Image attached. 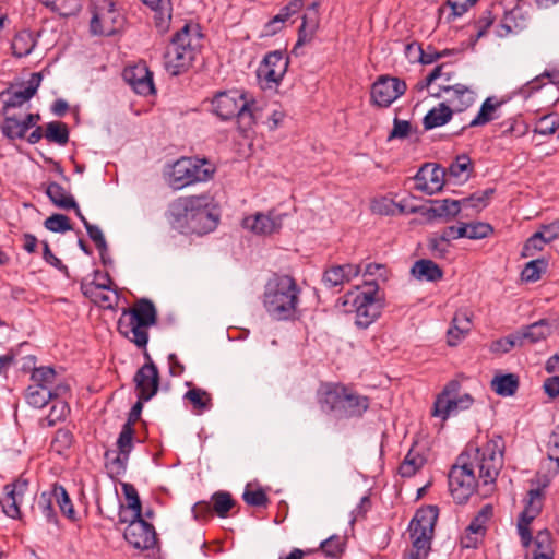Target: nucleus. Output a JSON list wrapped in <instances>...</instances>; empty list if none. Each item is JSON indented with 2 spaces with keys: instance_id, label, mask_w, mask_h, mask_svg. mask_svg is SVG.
<instances>
[{
  "instance_id": "5701e85b",
  "label": "nucleus",
  "mask_w": 559,
  "mask_h": 559,
  "mask_svg": "<svg viewBox=\"0 0 559 559\" xmlns=\"http://www.w3.org/2000/svg\"><path fill=\"white\" fill-rule=\"evenodd\" d=\"M136 397L142 401H150L158 392L160 376L157 367L143 365L133 377Z\"/></svg>"
},
{
  "instance_id": "09e8293b",
  "label": "nucleus",
  "mask_w": 559,
  "mask_h": 559,
  "mask_svg": "<svg viewBox=\"0 0 559 559\" xmlns=\"http://www.w3.org/2000/svg\"><path fill=\"white\" fill-rule=\"evenodd\" d=\"M46 8L61 16H72L81 10L80 0H39Z\"/></svg>"
},
{
  "instance_id": "0e129e2a",
  "label": "nucleus",
  "mask_w": 559,
  "mask_h": 559,
  "mask_svg": "<svg viewBox=\"0 0 559 559\" xmlns=\"http://www.w3.org/2000/svg\"><path fill=\"white\" fill-rule=\"evenodd\" d=\"M549 243L544 238V233L535 231L526 239L522 247L521 257L528 258L535 255L536 252L542 251L544 247Z\"/></svg>"
},
{
  "instance_id": "cd10ccee",
  "label": "nucleus",
  "mask_w": 559,
  "mask_h": 559,
  "mask_svg": "<svg viewBox=\"0 0 559 559\" xmlns=\"http://www.w3.org/2000/svg\"><path fill=\"white\" fill-rule=\"evenodd\" d=\"M500 105V102L493 103V97L486 98L480 105V108L475 118L472 119L468 124L463 126L460 130L453 132V135H462L467 128L481 127L493 121L498 118L496 111Z\"/></svg>"
},
{
  "instance_id": "e2e57ef3",
  "label": "nucleus",
  "mask_w": 559,
  "mask_h": 559,
  "mask_svg": "<svg viewBox=\"0 0 559 559\" xmlns=\"http://www.w3.org/2000/svg\"><path fill=\"white\" fill-rule=\"evenodd\" d=\"M344 271L340 265H332L324 270L322 283L326 288H342L345 282Z\"/></svg>"
},
{
  "instance_id": "20e7f679",
  "label": "nucleus",
  "mask_w": 559,
  "mask_h": 559,
  "mask_svg": "<svg viewBox=\"0 0 559 559\" xmlns=\"http://www.w3.org/2000/svg\"><path fill=\"white\" fill-rule=\"evenodd\" d=\"M300 294L301 289L293 276L274 274L264 286L263 307L272 320H295Z\"/></svg>"
},
{
  "instance_id": "ea45409f",
  "label": "nucleus",
  "mask_w": 559,
  "mask_h": 559,
  "mask_svg": "<svg viewBox=\"0 0 559 559\" xmlns=\"http://www.w3.org/2000/svg\"><path fill=\"white\" fill-rule=\"evenodd\" d=\"M520 385L519 377L514 373L496 376L491 381L492 391L500 396H513Z\"/></svg>"
},
{
  "instance_id": "8fccbe9b",
  "label": "nucleus",
  "mask_w": 559,
  "mask_h": 559,
  "mask_svg": "<svg viewBox=\"0 0 559 559\" xmlns=\"http://www.w3.org/2000/svg\"><path fill=\"white\" fill-rule=\"evenodd\" d=\"M69 128L64 122L51 121L46 124L45 138L48 142L64 146L69 142Z\"/></svg>"
},
{
  "instance_id": "72a5a7b5",
  "label": "nucleus",
  "mask_w": 559,
  "mask_h": 559,
  "mask_svg": "<svg viewBox=\"0 0 559 559\" xmlns=\"http://www.w3.org/2000/svg\"><path fill=\"white\" fill-rule=\"evenodd\" d=\"M45 192L50 202L59 209L70 210L75 206L74 197L56 181L48 182Z\"/></svg>"
},
{
  "instance_id": "6e6d98bb",
  "label": "nucleus",
  "mask_w": 559,
  "mask_h": 559,
  "mask_svg": "<svg viewBox=\"0 0 559 559\" xmlns=\"http://www.w3.org/2000/svg\"><path fill=\"white\" fill-rule=\"evenodd\" d=\"M121 487L128 501L127 507L124 506V512L127 513V509H129L132 512L130 516H136V519H140V515H142V502L136 488L129 483H122Z\"/></svg>"
},
{
  "instance_id": "9d476101",
  "label": "nucleus",
  "mask_w": 559,
  "mask_h": 559,
  "mask_svg": "<svg viewBox=\"0 0 559 559\" xmlns=\"http://www.w3.org/2000/svg\"><path fill=\"white\" fill-rule=\"evenodd\" d=\"M530 485L531 488L523 499L524 508L519 514L516 523L518 533L524 547H528L532 544L533 535L530 526L543 512L546 501V489L550 485V479L547 475L537 476L530 480Z\"/></svg>"
},
{
  "instance_id": "1a4fd4ad",
  "label": "nucleus",
  "mask_w": 559,
  "mask_h": 559,
  "mask_svg": "<svg viewBox=\"0 0 559 559\" xmlns=\"http://www.w3.org/2000/svg\"><path fill=\"white\" fill-rule=\"evenodd\" d=\"M365 289L358 287L344 296L342 305H352L356 313L355 324L359 329L369 328L382 313L384 300L378 296L379 285L376 281H365Z\"/></svg>"
},
{
  "instance_id": "423d86ee",
  "label": "nucleus",
  "mask_w": 559,
  "mask_h": 559,
  "mask_svg": "<svg viewBox=\"0 0 559 559\" xmlns=\"http://www.w3.org/2000/svg\"><path fill=\"white\" fill-rule=\"evenodd\" d=\"M193 37L203 38L199 24L186 23L173 35L164 53V67L170 75L178 76L191 68L195 59V48L192 45Z\"/></svg>"
},
{
  "instance_id": "338daca9",
  "label": "nucleus",
  "mask_w": 559,
  "mask_h": 559,
  "mask_svg": "<svg viewBox=\"0 0 559 559\" xmlns=\"http://www.w3.org/2000/svg\"><path fill=\"white\" fill-rule=\"evenodd\" d=\"M44 226L46 229L52 233H66L72 230V225L70 218L60 213H53L49 217H47L44 222Z\"/></svg>"
},
{
  "instance_id": "f257e3e1",
  "label": "nucleus",
  "mask_w": 559,
  "mask_h": 559,
  "mask_svg": "<svg viewBox=\"0 0 559 559\" xmlns=\"http://www.w3.org/2000/svg\"><path fill=\"white\" fill-rule=\"evenodd\" d=\"M504 441L493 436L483 447L468 443L448 474L449 491L457 504H464L476 491L478 479L493 484L502 465Z\"/></svg>"
},
{
  "instance_id": "c756f323",
  "label": "nucleus",
  "mask_w": 559,
  "mask_h": 559,
  "mask_svg": "<svg viewBox=\"0 0 559 559\" xmlns=\"http://www.w3.org/2000/svg\"><path fill=\"white\" fill-rule=\"evenodd\" d=\"M544 79H548L550 84L559 86V68L551 67L545 69L543 73L522 85L518 94L525 99L530 98L545 85Z\"/></svg>"
},
{
  "instance_id": "69168bd1",
  "label": "nucleus",
  "mask_w": 559,
  "mask_h": 559,
  "mask_svg": "<svg viewBox=\"0 0 559 559\" xmlns=\"http://www.w3.org/2000/svg\"><path fill=\"white\" fill-rule=\"evenodd\" d=\"M492 515V507L490 504L484 506L477 515L471 521L468 526L466 527V532L472 534H481L484 535L486 532L485 523Z\"/></svg>"
},
{
  "instance_id": "13d9d810",
  "label": "nucleus",
  "mask_w": 559,
  "mask_h": 559,
  "mask_svg": "<svg viewBox=\"0 0 559 559\" xmlns=\"http://www.w3.org/2000/svg\"><path fill=\"white\" fill-rule=\"evenodd\" d=\"M98 275H102L106 280V283H96L95 281L90 282V283H86L85 281L81 282L80 289L85 297L93 298V296H95L96 289H102V290H111L112 289L111 288L112 280H111L109 273L108 272L102 273L99 270H96L94 272L95 278H97Z\"/></svg>"
},
{
  "instance_id": "a211bd4d",
  "label": "nucleus",
  "mask_w": 559,
  "mask_h": 559,
  "mask_svg": "<svg viewBox=\"0 0 559 559\" xmlns=\"http://www.w3.org/2000/svg\"><path fill=\"white\" fill-rule=\"evenodd\" d=\"M447 169L438 164L425 163L414 176L415 189L428 195L440 192L445 183Z\"/></svg>"
},
{
  "instance_id": "c03bdc74",
  "label": "nucleus",
  "mask_w": 559,
  "mask_h": 559,
  "mask_svg": "<svg viewBox=\"0 0 559 559\" xmlns=\"http://www.w3.org/2000/svg\"><path fill=\"white\" fill-rule=\"evenodd\" d=\"M0 128L3 136L11 141L24 139L28 131L22 120H19L15 116L8 115L3 116V121Z\"/></svg>"
},
{
  "instance_id": "9b49d317",
  "label": "nucleus",
  "mask_w": 559,
  "mask_h": 559,
  "mask_svg": "<svg viewBox=\"0 0 559 559\" xmlns=\"http://www.w3.org/2000/svg\"><path fill=\"white\" fill-rule=\"evenodd\" d=\"M214 173L215 166L206 158L181 157L174 163L168 183L174 190H180L210 180Z\"/></svg>"
},
{
  "instance_id": "774afa93",
  "label": "nucleus",
  "mask_w": 559,
  "mask_h": 559,
  "mask_svg": "<svg viewBox=\"0 0 559 559\" xmlns=\"http://www.w3.org/2000/svg\"><path fill=\"white\" fill-rule=\"evenodd\" d=\"M447 240L441 239V234L432 233L427 237V248L436 259H444L449 253Z\"/></svg>"
},
{
  "instance_id": "2eb2a0df",
  "label": "nucleus",
  "mask_w": 559,
  "mask_h": 559,
  "mask_svg": "<svg viewBox=\"0 0 559 559\" xmlns=\"http://www.w3.org/2000/svg\"><path fill=\"white\" fill-rule=\"evenodd\" d=\"M289 66L284 51L267 52L257 69V78L262 88L277 87L283 81Z\"/></svg>"
},
{
  "instance_id": "6e6552de",
  "label": "nucleus",
  "mask_w": 559,
  "mask_h": 559,
  "mask_svg": "<svg viewBox=\"0 0 559 559\" xmlns=\"http://www.w3.org/2000/svg\"><path fill=\"white\" fill-rule=\"evenodd\" d=\"M439 508L433 504L419 508L408 524L412 548L404 559H425L431 550Z\"/></svg>"
},
{
  "instance_id": "aec40b11",
  "label": "nucleus",
  "mask_w": 559,
  "mask_h": 559,
  "mask_svg": "<svg viewBox=\"0 0 559 559\" xmlns=\"http://www.w3.org/2000/svg\"><path fill=\"white\" fill-rule=\"evenodd\" d=\"M430 206H415L412 207V213H418L426 217L428 222L442 219L448 223L455 218L461 213L459 200L453 199H430L427 200Z\"/></svg>"
},
{
  "instance_id": "3c124183",
  "label": "nucleus",
  "mask_w": 559,
  "mask_h": 559,
  "mask_svg": "<svg viewBox=\"0 0 559 559\" xmlns=\"http://www.w3.org/2000/svg\"><path fill=\"white\" fill-rule=\"evenodd\" d=\"M548 260L545 258L535 259L525 264L521 272V278L526 283H535L540 280L542 274L547 271Z\"/></svg>"
},
{
  "instance_id": "ddd939ff",
  "label": "nucleus",
  "mask_w": 559,
  "mask_h": 559,
  "mask_svg": "<svg viewBox=\"0 0 559 559\" xmlns=\"http://www.w3.org/2000/svg\"><path fill=\"white\" fill-rule=\"evenodd\" d=\"M119 523H128L124 530V539L135 549L147 550L156 543V531L153 524L146 522L142 515L128 516L124 512V504L119 503Z\"/></svg>"
},
{
  "instance_id": "c9c22d12",
  "label": "nucleus",
  "mask_w": 559,
  "mask_h": 559,
  "mask_svg": "<svg viewBox=\"0 0 559 559\" xmlns=\"http://www.w3.org/2000/svg\"><path fill=\"white\" fill-rule=\"evenodd\" d=\"M532 542L535 546L532 554L534 559H554L552 536L549 530L538 531Z\"/></svg>"
},
{
  "instance_id": "4d7b16f0",
  "label": "nucleus",
  "mask_w": 559,
  "mask_h": 559,
  "mask_svg": "<svg viewBox=\"0 0 559 559\" xmlns=\"http://www.w3.org/2000/svg\"><path fill=\"white\" fill-rule=\"evenodd\" d=\"M557 130H559L557 124V115L555 112H549L536 119L533 132L535 134L549 136L555 134Z\"/></svg>"
},
{
  "instance_id": "dca6fc26",
  "label": "nucleus",
  "mask_w": 559,
  "mask_h": 559,
  "mask_svg": "<svg viewBox=\"0 0 559 559\" xmlns=\"http://www.w3.org/2000/svg\"><path fill=\"white\" fill-rule=\"evenodd\" d=\"M406 90L407 85L404 80L396 76L380 75L371 85V103L377 107L386 108Z\"/></svg>"
},
{
  "instance_id": "bb28decb",
  "label": "nucleus",
  "mask_w": 559,
  "mask_h": 559,
  "mask_svg": "<svg viewBox=\"0 0 559 559\" xmlns=\"http://www.w3.org/2000/svg\"><path fill=\"white\" fill-rule=\"evenodd\" d=\"M318 28L319 19L317 13L314 14V16L304 14L301 25L298 27L297 32V41L292 49V53L295 55L296 57L301 56V48L314 38Z\"/></svg>"
},
{
  "instance_id": "2f4dec72",
  "label": "nucleus",
  "mask_w": 559,
  "mask_h": 559,
  "mask_svg": "<svg viewBox=\"0 0 559 559\" xmlns=\"http://www.w3.org/2000/svg\"><path fill=\"white\" fill-rule=\"evenodd\" d=\"M472 321L465 312H455L451 326L448 330V345L456 346L462 338L471 331Z\"/></svg>"
},
{
  "instance_id": "7ed1b4c3",
  "label": "nucleus",
  "mask_w": 559,
  "mask_h": 559,
  "mask_svg": "<svg viewBox=\"0 0 559 559\" xmlns=\"http://www.w3.org/2000/svg\"><path fill=\"white\" fill-rule=\"evenodd\" d=\"M320 411L336 421L359 419L370 407V399L342 382H321L316 392Z\"/></svg>"
},
{
  "instance_id": "603ef678",
  "label": "nucleus",
  "mask_w": 559,
  "mask_h": 559,
  "mask_svg": "<svg viewBox=\"0 0 559 559\" xmlns=\"http://www.w3.org/2000/svg\"><path fill=\"white\" fill-rule=\"evenodd\" d=\"M242 500L249 507L254 508H267L270 504V498L265 490L261 487L253 489L251 484H247L242 493Z\"/></svg>"
},
{
  "instance_id": "58836bf2",
  "label": "nucleus",
  "mask_w": 559,
  "mask_h": 559,
  "mask_svg": "<svg viewBox=\"0 0 559 559\" xmlns=\"http://www.w3.org/2000/svg\"><path fill=\"white\" fill-rule=\"evenodd\" d=\"M426 462L427 460L424 455L416 452L414 448H411L404 460L400 463L397 473L403 478H409L414 476Z\"/></svg>"
},
{
  "instance_id": "0eeeda50",
  "label": "nucleus",
  "mask_w": 559,
  "mask_h": 559,
  "mask_svg": "<svg viewBox=\"0 0 559 559\" xmlns=\"http://www.w3.org/2000/svg\"><path fill=\"white\" fill-rule=\"evenodd\" d=\"M138 399V401L132 405L127 421L122 425L121 431L116 441V445L118 451L107 450L104 454L105 459V467L110 478H116L117 476H121L126 473L130 454L134 448V424L140 419L143 403Z\"/></svg>"
},
{
  "instance_id": "412c9836",
  "label": "nucleus",
  "mask_w": 559,
  "mask_h": 559,
  "mask_svg": "<svg viewBox=\"0 0 559 559\" xmlns=\"http://www.w3.org/2000/svg\"><path fill=\"white\" fill-rule=\"evenodd\" d=\"M246 99V93L239 90L217 92L212 99L213 112L222 120H230Z\"/></svg>"
},
{
  "instance_id": "4468645a",
  "label": "nucleus",
  "mask_w": 559,
  "mask_h": 559,
  "mask_svg": "<svg viewBox=\"0 0 559 559\" xmlns=\"http://www.w3.org/2000/svg\"><path fill=\"white\" fill-rule=\"evenodd\" d=\"M123 17L111 0H99L92 10L90 31L97 36H112L122 27Z\"/></svg>"
},
{
  "instance_id": "37998d69",
  "label": "nucleus",
  "mask_w": 559,
  "mask_h": 559,
  "mask_svg": "<svg viewBox=\"0 0 559 559\" xmlns=\"http://www.w3.org/2000/svg\"><path fill=\"white\" fill-rule=\"evenodd\" d=\"M211 503L213 512L217 516L224 519L228 516L229 511L236 506L237 502L230 492L219 490L211 496Z\"/></svg>"
},
{
  "instance_id": "bf43d9fd",
  "label": "nucleus",
  "mask_w": 559,
  "mask_h": 559,
  "mask_svg": "<svg viewBox=\"0 0 559 559\" xmlns=\"http://www.w3.org/2000/svg\"><path fill=\"white\" fill-rule=\"evenodd\" d=\"M515 346H522L518 331L492 341L489 346V350L492 354L502 355L511 352Z\"/></svg>"
},
{
  "instance_id": "f8f14e48",
  "label": "nucleus",
  "mask_w": 559,
  "mask_h": 559,
  "mask_svg": "<svg viewBox=\"0 0 559 559\" xmlns=\"http://www.w3.org/2000/svg\"><path fill=\"white\" fill-rule=\"evenodd\" d=\"M459 378H465L463 373L457 374L455 379L450 380L437 395L431 415L441 418L443 421L459 412L471 408L474 397L469 393L460 395L462 388Z\"/></svg>"
},
{
  "instance_id": "052dcab7",
  "label": "nucleus",
  "mask_w": 559,
  "mask_h": 559,
  "mask_svg": "<svg viewBox=\"0 0 559 559\" xmlns=\"http://www.w3.org/2000/svg\"><path fill=\"white\" fill-rule=\"evenodd\" d=\"M74 436L68 428H59L51 442V448L58 454H64L73 444Z\"/></svg>"
},
{
  "instance_id": "a878e982",
  "label": "nucleus",
  "mask_w": 559,
  "mask_h": 559,
  "mask_svg": "<svg viewBox=\"0 0 559 559\" xmlns=\"http://www.w3.org/2000/svg\"><path fill=\"white\" fill-rule=\"evenodd\" d=\"M440 91L452 92V97L448 102L453 105L454 112H463L475 103V93L463 84L444 85L440 87Z\"/></svg>"
},
{
  "instance_id": "f3484780",
  "label": "nucleus",
  "mask_w": 559,
  "mask_h": 559,
  "mask_svg": "<svg viewBox=\"0 0 559 559\" xmlns=\"http://www.w3.org/2000/svg\"><path fill=\"white\" fill-rule=\"evenodd\" d=\"M41 81L43 74L40 72H34L31 74V78L28 79L26 83L27 85L24 90L13 91L14 85L10 84L9 87L0 92V100L3 104L1 115L5 116L10 109L19 108L25 102H28L31 98H33L37 93Z\"/></svg>"
},
{
  "instance_id": "a19ab883",
  "label": "nucleus",
  "mask_w": 559,
  "mask_h": 559,
  "mask_svg": "<svg viewBox=\"0 0 559 559\" xmlns=\"http://www.w3.org/2000/svg\"><path fill=\"white\" fill-rule=\"evenodd\" d=\"M447 175L452 178L460 179L464 174V181H467L474 173V164L471 157L463 153L457 155L455 159L449 165Z\"/></svg>"
},
{
  "instance_id": "4be33fe9",
  "label": "nucleus",
  "mask_w": 559,
  "mask_h": 559,
  "mask_svg": "<svg viewBox=\"0 0 559 559\" xmlns=\"http://www.w3.org/2000/svg\"><path fill=\"white\" fill-rule=\"evenodd\" d=\"M28 479L20 476L14 481L4 485V497L0 500L4 514L11 519H20V506L28 489Z\"/></svg>"
},
{
  "instance_id": "c85d7f7f",
  "label": "nucleus",
  "mask_w": 559,
  "mask_h": 559,
  "mask_svg": "<svg viewBox=\"0 0 559 559\" xmlns=\"http://www.w3.org/2000/svg\"><path fill=\"white\" fill-rule=\"evenodd\" d=\"M522 346L525 342L535 344L546 340L551 334V323L548 319H540L518 331Z\"/></svg>"
},
{
  "instance_id": "864d4df0",
  "label": "nucleus",
  "mask_w": 559,
  "mask_h": 559,
  "mask_svg": "<svg viewBox=\"0 0 559 559\" xmlns=\"http://www.w3.org/2000/svg\"><path fill=\"white\" fill-rule=\"evenodd\" d=\"M346 543L340 535H332L320 543L319 549L328 558L336 559L345 551Z\"/></svg>"
},
{
  "instance_id": "de8ad7c7",
  "label": "nucleus",
  "mask_w": 559,
  "mask_h": 559,
  "mask_svg": "<svg viewBox=\"0 0 559 559\" xmlns=\"http://www.w3.org/2000/svg\"><path fill=\"white\" fill-rule=\"evenodd\" d=\"M53 502L56 501L52 496V490L50 489L40 493L37 504L41 514L45 516L46 522L59 527L60 521L53 507Z\"/></svg>"
},
{
  "instance_id": "7c9ffc66",
  "label": "nucleus",
  "mask_w": 559,
  "mask_h": 559,
  "mask_svg": "<svg viewBox=\"0 0 559 559\" xmlns=\"http://www.w3.org/2000/svg\"><path fill=\"white\" fill-rule=\"evenodd\" d=\"M454 109L447 103H440L438 107H433L424 116L423 127L425 131L432 130L438 127L445 126L451 121Z\"/></svg>"
},
{
  "instance_id": "79ce46f5",
  "label": "nucleus",
  "mask_w": 559,
  "mask_h": 559,
  "mask_svg": "<svg viewBox=\"0 0 559 559\" xmlns=\"http://www.w3.org/2000/svg\"><path fill=\"white\" fill-rule=\"evenodd\" d=\"M254 104L255 102L253 99H246L237 115H235V118H237L238 129L245 136L248 135V132L252 130L255 124V116L252 109Z\"/></svg>"
},
{
  "instance_id": "f704fd0d",
  "label": "nucleus",
  "mask_w": 559,
  "mask_h": 559,
  "mask_svg": "<svg viewBox=\"0 0 559 559\" xmlns=\"http://www.w3.org/2000/svg\"><path fill=\"white\" fill-rule=\"evenodd\" d=\"M37 40L28 29L17 32L11 43L12 55L15 58L27 57L36 47Z\"/></svg>"
},
{
  "instance_id": "5fc2aeb1",
  "label": "nucleus",
  "mask_w": 559,
  "mask_h": 559,
  "mask_svg": "<svg viewBox=\"0 0 559 559\" xmlns=\"http://www.w3.org/2000/svg\"><path fill=\"white\" fill-rule=\"evenodd\" d=\"M56 370L50 366L35 367L31 373L33 384H41L47 390H53L52 384L56 381Z\"/></svg>"
},
{
  "instance_id": "e433bc0d",
  "label": "nucleus",
  "mask_w": 559,
  "mask_h": 559,
  "mask_svg": "<svg viewBox=\"0 0 559 559\" xmlns=\"http://www.w3.org/2000/svg\"><path fill=\"white\" fill-rule=\"evenodd\" d=\"M183 399L192 405L193 412L198 415H201L213 407L212 395L201 388L194 386L188 390L185 393Z\"/></svg>"
},
{
  "instance_id": "473e14b6",
  "label": "nucleus",
  "mask_w": 559,
  "mask_h": 559,
  "mask_svg": "<svg viewBox=\"0 0 559 559\" xmlns=\"http://www.w3.org/2000/svg\"><path fill=\"white\" fill-rule=\"evenodd\" d=\"M412 275L419 281L436 282L443 277V270L432 260L420 259L414 263Z\"/></svg>"
},
{
  "instance_id": "a18cd8bd",
  "label": "nucleus",
  "mask_w": 559,
  "mask_h": 559,
  "mask_svg": "<svg viewBox=\"0 0 559 559\" xmlns=\"http://www.w3.org/2000/svg\"><path fill=\"white\" fill-rule=\"evenodd\" d=\"M154 11V25L160 34H165L169 29L173 4L170 0L162 1V4L155 8H151Z\"/></svg>"
},
{
  "instance_id": "680f3d73",
  "label": "nucleus",
  "mask_w": 559,
  "mask_h": 559,
  "mask_svg": "<svg viewBox=\"0 0 559 559\" xmlns=\"http://www.w3.org/2000/svg\"><path fill=\"white\" fill-rule=\"evenodd\" d=\"M417 127H413L408 120H402L395 117L393 119V128L389 132L386 141L393 140H404L408 138L412 133H417Z\"/></svg>"
},
{
  "instance_id": "f03ea898",
  "label": "nucleus",
  "mask_w": 559,
  "mask_h": 559,
  "mask_svg": "<svg viewBox=\"0 0 559 559\" xmlns=\"http://www.w3.org/2000/svg\"><path fill=\"white\" fill-rule=\"evenodd\" d=\"M212 197L207 193L180 197L168 206V219L181 234L204 235L214 230L218 216L211 210Z\"/></svg>"
},
{
  "instance_id": "6ab92c4d",
  "label": "nucleus",
  "mask_w": 559,
  "mask_h": 559,
  "mask_svg": "<svg viewBox=\"0 0 559 559\" xmlns=\"http://www.w3.org/2000/svg\"><path fill=\"white\" fill-rule=\"evenodd\" d=\"M122 78L139 95L148 96L156 93L153 72L145 62L126 67L122 71Z\"/></svg>"
},
{
  "instance_id": "b1692460",
  "label": "nucleus",
  "mask_w": 559,
  "mask_h": 559,
  "mask_svg": "<svg viewBox=\"0 0 559 559\" xmlns=\"http://www.w3.org/2000/svg\"><path fill=\"white\" fill-rule=\"evenodd\" d=\"M242 225L257 235H271L281 230L283 219L282 215H274L272 212L269 214L257 213L246 217Z\"/></svg>"
},
{
  "instance_id": "4c0bfd02",
  "label": "nucleus",
  "mask_w": 559,
  "mask_h": 559,
  "mask_svg": "<svg viewBox=\"0 0 559 559\" xmlns=\"http://www.w3.org/2000/svg\"><path fill=\"white\" fill-rule=\"evenodd\" d=\"M51 490H52V496L55 497V501L58 504L61 513L71 522H76L78 521L76 512H75L73 502H72L67 489L64 488V486H62L59 483H55L51 486Z\"/></svg>"
},
{
  "instance_id": "393cba45",
  "label": "nucleus",
  "mask_w": 559,
  "mask_h": 559,
  "mask_svg": "<svg viewBox=\"0 0 559 559\" xmlns=\"http://www.w3.org/2000/svg\"><path fill=\"white\" fill-rule=\"evenodd\" d=\"M67 390L68 386L62 384L56 385L53 390H47L41 384H29L25 392V400L32 407L43 408L49 401L57 399L61 392Z\"/></svg>"
},
{
  "instance_id": "49530a36",
  "label": "nucleus",
  "mask_w": 559,
  "mask_h": 559,
  "mask_svg": "<svg viewBox=\"0 0 559 559\" xmlns=\"http://www.w3.org/2000/svg\"><path fill=\"white\" fill-rule=\"evenodd\" d=\"M495 192V188H487L483 191H476L471 195L459 200L460 207L462 209V206H464L474 209L476 211H481L489 204V201Z\"/></svg>"
},
{
  "instance_id": "39448f33",
  "label": "nucleus",
  "mask_w": 559,
  "mask_h": 559,
  "mask_svg": "<svg viewBox=\"0 0 559 559\" xmlns=\"http://www.w3.org/2000/svg\"><path fill=\"white\" fill-rule=\"evenodd\" d=\"M158 320L157 309L148 298H141L133 307L122 310L117 321L118 332L139 348H145L148 343V328Z\"/></svg>"
}]
</instances>
